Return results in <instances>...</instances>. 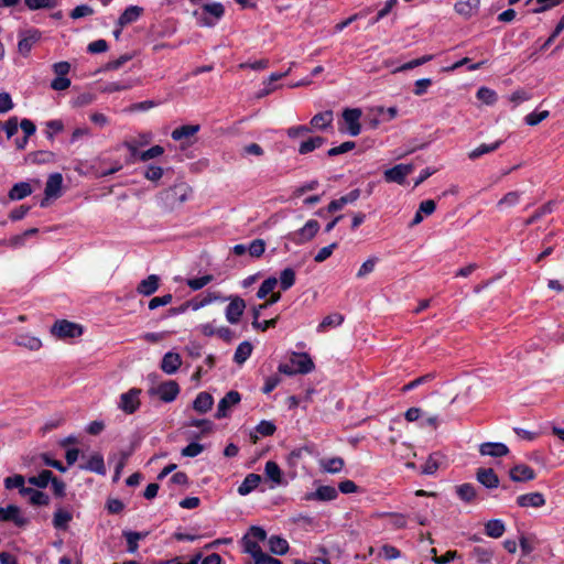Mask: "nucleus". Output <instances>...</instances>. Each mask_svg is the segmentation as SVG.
I'll return each instance as SVG.
<instances>
[{"mask_svg":"<svg viewBox=\"0 0 564 564\" xmlns=\"http://www.w3.org/2000/svg\"><path fill=\"white\" fill-rule=\"evenodd\" d=\"M225 15V7L220 2L203 4L202 11H194V17L199 26L213 28Z\"/></svg>","mask_w":564,"mask_h":564,"instance_id":"obj_1","label":"nucleus"},{"mask_svg":"<svg viewBox=\"0 0 564 564\" xmlns=\"http://www.w3.org/2000/svg\"><path fill=\"white\" fill-rule=\"evenodd\" d=\"M321 226L315 219H310L299 230L289 232L286 238L293 243L301 246L312 240L318 232Z\"/></svg>","mask_w":564,"mask_h":564,"instance_id":"obj_2","label":"nucleus"},{"mask_svg":"<svg viewBox=\"0 0 564 564\" xmlns=\"http://www.w3.org/2000/svg\"><path fill=\"white\" fill-rule=\"evenodd\" d=\"M51 333L61 339L76 338L83 335V326L67 319H58L51 327Z\"/></svg>","mask_w":564,"mask_h":564,"instance_id":"obj_3","label":"nucleus"},{"mask_svg":"<svg viewBox=\"0 0 564 564\" xmlns=\"http://www.w3.org/2000/svg\"><path fill=\"white\" fill-rule=\"evenodd\" d=\"M180 393V386L174 380H167L149 390L150 395H158L165 403L173 402Z\"/></svg>","mask_w":564,"mask_h":564,"instance_id":"obj_4","label":"nucleus"},{"mask_svg":"<svg viewBox=\"0 0 564 564\" xmlns=\"http://www.w3.org/2000/svg\"><path fill=\"white\" fill-rule=\"evenodd\" d=\"M141 392H142V390L139 388H131L127 392H123L120 395L118 408L126 414L135 413L141 405V402H140Z\"/></svg>","mask_w":564,"mask_h":564,"instance_id":"obj_5","label":"nucleus"},{"mask_svg":"<svg viewBox=\"0 0 564 564\" xmlns=\"http://www.w3.org/2000/svg\"><path fill=\"white\" fill-rule=\"evenodd\" d=\"M20 40L18 42V51L24 57L29 56L32 47L42 37V32L37 29L31 28L25 31L19 32Z\"/></svg>","mask_w":564,"mask_h":564,"instance_id":"obj_6","label":"nucleus"},{"mask_svg":"<svg viewBox=\"0 0 564 564\" xmlns=\"http://www.w3.org/2000/svg\"><path fill=\"white\" fill-rule=\"evenodd\" d=\"M362 112L359 108H346L343 111V119L347 126L346 130L339 128L341 132L346 131L351 137H357L361 132L360 117Z\"/></svg>","mask_w":564,"mask_h":564,"instance_id":"obj_7","label":"nucleus"},{"mask_svg":"<svg viewBox=\"0 0 564 564\" xmlns=\"http://www.w3.org/2000/svg\"><path fill=\"white\" fill-rule=\"evenodd\" d=\"M226 299L229 301V304L225 310L226 319L230 324H237L240 322V318L245 312L246 302L238 295H230Z\"/></svg>","mask_w":564,"mask_h":564,"instance_id":"obj_8","label":"nucleus"},{"mask_svg":"<svg viewBox=\"0 0 564 564\" xmlns=\"http://www.w3.org/2000/svg\"><path fill=\"white\" fill-rule=\"evenodd\" d=\"M414 170L413 164H397L391 169L384 171L383 176L388 183H397L403 185L405 178Z\"/></svg>","mask_w":564,"mask_h":564,"instance_id":"obj_9","label":"nucleus"},{"mask_svg":"<svg viewBox=\"0 0 564 564\" xmlns=\"http://www.w3.org/2000/svg\"><path fill=\"white\" fill-rule=\"evenodd\" d=\"M0 522H13L18 528H24L29 524V519L23 517L21 509L15 505L0 507Z\"/></svg>","mask_w":564,"mask_h":564,"instance_id":"obj_10","label":"nucleus"},{"mask_svg":"<svg viewBox=\"0 0 564 564\" xmlns=\"http://www.w3.org/2000/svg\"><path fill=\"white\" fill-rule=\"evenodd\" d=\"M240 401H241L240 393L236 390H230L218 402L215 417L217 420L227 417L229 415L230 408L238 404Z\"/></svg>","mask_w":564,"mask_h":564,"instance_id":"obj_11","label":"nucleus"},{"mask_svg":"<svg viewBox=\"0 0 564 564\" xmlns=\"http://www.w3.org/2000/svg\"><path fill=\"white\" fill-rule=\"evenodd\" d=\"M40 462L45 466L57 469L61 473H65L67 470V467L62 462L52 458L50 453H41L39 455L24 458L25 466H39Z\"/></svg>","mask_w":564,"mask_h":564,"instance_id":"obj_12","label":"nucleus"},{"mask_svg":"<svg viewBox=\"0 0 564 564\" xmlns=\"http://www.w3.org/2000/svg\"><path fill=\"white\" fill-rule=\"evenodd\" d=\"M338 497V490L328 485L319 486L315 491L307 492L304 496V500L306 501H332Z\"/></svg>","mask_w":564,"mask_h":564,"instance_id":"obj_13","label":"nucleus"},{"mask_svg":"<svg viewBox=\"0 0 564 564\" xmlns=\"http://www.w3.org/2000/svg\"><path fill=\"white\" fill-rule=\"evenodd\" d=\"M291 364L301 375H307L315 368V364L307 352H293Z\"/></svg>","mask_w":564,"mask_h":564,"instance_id":"obj_14","label":"nucleus"},{"mask_svg":"<svg viewBox=\"0 0 564 564\" xmlns=\"http://www.w3.org/2000/svg\"><path fill=\"white\" fill-rule=\"evenodd\" d=\"M510 479L514 482H524L535 479L534 469L525 464H518L509 471Z\"/></svg>","mask_w":564,"mask_h":564,"instance_id":"obj_15","label":"nucleus"},{"mask_svg":"<svg viewBox=\"0 0 564 564\" xmlns=\"http://www.w3.org/2000/svg\"><path fill=\"white\" fill-rule=\"evenodd\" d=\"M479 453L482 456L502 457L509 454V448L505 443L486 442L480 444Z\"/></svg>","mask_w":564,"mask_h":564,"instance_id":"obj_16","label":"nucleus"},{"mask_svg":"<svg viewBox=\"0 0 564 564\" xmlns=\"http://www.w3.org/2000/svg\"><path fill=\"white\" fill-rule=\"evenodd\" d=\"M476 479L487 489H495L500 485L499 477L492 468H478Z\"/></svg>","mask_w":564,"mask_h":564,"instance_id":"obj_17","label":"nucleus"},{"mask_svg":"<svg viewBox=\"0 0 564 564\" xmlns=\"http://www.w3.org/2000/svg\"><path fill=\"white\" fill-rule=\"evenodd\" d=\"M79 468L100 476H105L107 474L104 456L100 453H94L90 455L85 464L79 465Z\"/></svg>","mask_w":564,"mask_h":564,"instance_id":"obj_18","label":"nucleus"},{"mask_svg":"<svg viewBox=\"0 0 564 564\" xmlns=\"http://www.w3.org/2000/svg\"><path fill=\"white\" fill-rule=\"evenodd\" d=\"M215 301L225 302L227 301L226 296H223L219 292H207L204 296H196L188 302L189 307L193 311H197Z\"/></svg>","mask_w":564,"mask_h":564,"instance_id":"obj_19","label":"nucleus"},{"mask_svg":"<svg viewBox=\"0 0 564 564\" xmlns=\"http://www.w3.org/2000/svg\"><path fill=\"white\" fill-rule=\"evenodd\" d=\"M126 147L129 149L131 155L133 158H135L137 155L139 156V160L142 161V162H147L151 159H154L156 156H160L164 153V149L163 147L156 144V145H153L151 147L150 149L139 153L138 152V149L134 144L130 143V142H126L124 143Z\"/></svg>","mask_w":564,"mask_h":564,"instance_id":"obj_20","label":"nucleus"},{"mask_svg":"<svg viewBox=\"0 0 564 564\" xmlns=\"http://www.w3.org/2000/svg\"><path fill=\"white\" fill-rule=\"evenodd\" d=\"M360 194L361 191L359 188H355L351 189L346 195L337 199H333L327 206V212L335 213L337 210H340L345 205L352 204L354 202H356L360 197Z\"/></svg>","mask_w":564,"mask_h":564,"instance_id":"obj_21","label":"nucleus"},{"mask_svg":"<svg viewBox=\"0 0 564 564\" xmlns=\"http://www.w3.org/2000/svg\"><path fill=\"white\" fill-rule=\"evenodd\" d=\"M182 366V358L180 354L167 351L161 360V369L166 375L175 373Z\"/></svg>","mask_w":564,"mask_h":564,"instance_id":"obj_22","label":"nucleus"},{"mask_svg":"<svg viewBox=\"0 0 564 564\" xmlns=\"http://www.w3.org/2000/svg\"><path fill=\"white\" fill-rule=\"evenodd\" d=\"M517 505L521 508H540L545 505V498L541 492H529L517 498Z\"/></svg>","mask_w":564,"mask_h":564,"instance_id":"obj_23","label":"nucleus"},{"mask_svg":"<svg viewBox=\"0 0 564 564\" xmlns=\"http://www.w3.org/2000/svg\"><path fill=\"white\" fill-rule=\"evenodd\" d=\"M143 8L139 6L127 7L117 20V25L124 28L126 25L135 22L143 13Z\"/></svg>","mask_w":564,"mask_h":564,"instance_id":"obj_24","label":"nucleus"},{"mask_svg":"<svg viewBox=\"0 0 564 564\" xmlns=\"http://www.w3.org/2000/svg\"><path fill=\"white\" fill-rule=\"evenodd\" d=\"M63 176L61 173H53L48 176L44 189L47 197L58 198L62 194Z\"/></svg>","mask_w":564,"mask_h":564,"instance_id":"obj_25","label":"nucleus"},{"mask_svg":"<svg viewBox=\"0 0 564 564\" xmlns=\"http://www.w3.org/2000/svg\"><path fill=\"white\" fill-rule=\"evenodd\" d=\"M160 286V278L156 274H151L143 279L137 286V292L144 296H150L158 291Z\"/></svg>","mask_w":564,"mask_h":564,"instance_id":"obj_26","label":"nucleus"},{"mask_svg":"<svg viewBox=\"0 0 564 564\" xmlns=\"http://www.w3.org/2000/svg\"><path fill=\"white\" fill-rule=\"evenodd\" d=\"M334 120V113L332 110H325L323 112H318L311 119V128L317 130H326L332 126Z\"/></svg>","mask_w":564,"mask_h":564,"instance_id":"obj_27","label":"nucleus"},{"mask_svg":"<svg viewBox=\"0 0 564 564\" xmlns=\"http://www.w3.org/2000/svg\"><path fill=\"white\" fill-rule=\"evenodd\" d=\"M214 404V399L210 393L203 391L199 392L193 401V409L200 413H207Z\"/></svg>","mask_w":564,"mask_h":564,"instance_id":"obj_28","label":"nucleus"},{"mask_svg":"<svg viewBox=\"0 0 564 564\" xmlns=\"http://www.w3.org/2000/svg\"><path fill=\"white\" fill-rule=\"evenodd\" d=\"M262 478L259 474L250 473L248 474L243 481L238 487L237 491L240 496H247L251 491H253L259 484L261 482Z\"/></svg>","mask_w":564,"mask_h":564,"instance_id":"obj_29","label":"nucleus"},{"mask_svg":"<svg viewBox=\"0 0 564 564\" xmlns=\"http://www.w3.org/2000/svg\"><path fill=\"white\" fill-rule=\"evenodd\" d=\"M73 520V513L66 509L57 508L53 514V527L56 530H67L69 522Z\"/></svg>","mask_w":564,"mask_h":564,"instance_id":"obj_30","label":"nucleus"},{"mask_svg":"<svg viewBox=\"0 0 564 564\" xmlns=\"http://www.w3.org/2000/svg\"><path fill=\"white\" fill-rule=\"evenodd\" d=\"M443 455L438 452L430 454L425 463L422 465V474L434 475L442 464Z\"/></svg>","mask_w":564,"mask_h":564,"instance_id":"obj_31","label":"nucleus"},{"mask_svg":"<svg viewBox=\"0 0 564 564\" xmlns=\"http://www.w3.org/2000/svg\"><path fill=\"white\" fill-rule=\"evenodd\" d=\"M506 524L500 519H491L485 523V533L489 538L498 539L503 535Z\"/></svg>","mask_w":564,"mask_h":564,"instance_id":"obj_32","label":"nucleus"},{"mask_svg":"<svg viewBox=\"0 0 564 564\" xmlns=\"http://www.w3.org/2000/svg\"><path fill=\"white\" fill-rule=\"evenodd\" d=\"M32 194V187L28 182L15 183L9 191L11 200H21Z\"/></svg>","mask_w":564,"mask_h":564,"instance_id":"obj_33","label":"nucleus"},{"mask_svg":"<svg viewBox=\"0 0 564 564\" xmlns=\"http://www.w3.org/2000/svg\"><path fill=\"white\" fill-rule=\"evenodd\" d=\"M53 477L54 474L50 469H43L36 476H30L28 478V482L40 489H45L53 479Z\"/></svg>","mask_w":564,"mask_h":564,"instance_id":"obj_34","label":"nucleus"},{"mask_svg":"<svg viewBox=\"0 0 564 564\" xmlns=\"http://www.w3.org/2000/svg\"><path fill=\"white\" fill-rule=\"evenodd\" d=\"M199 130V124H183L178 128H175L172 131L171 137L174 141H181L182 139L196 134Z\"/></svg>","mask_w":564,"mask_h":564,"instance_id":"obj_35","label":"nucleus"},{"mask_svg":"<svg viewBox=\"0 0 564 564\" xmlns=\"http://www.w3.org/2000/svg\"><path fill=\"white\" fill-rule=\"evenodd\" d=\"M345 462L341 457H332L321 460V468L328 474H338L343 470Z\"/></svg>","mask_w":564,"mask_h":564,"instance_id":"obj_36","label":"nucleus"},{"mask_svg":"<svg viewBox=\"0 0 564 564\" xmlns=\"http://www.w3.org/2000/svg\"><path fill=\"white\" fill-rule=\"evenodd\" d=\"M345 317L340 313H332L327 316H325L322 322L317 326V332L322 333L327 330L330 327H337L340 326L344 322Z\"/></svg>","mask_w":564,"mask_h":564,"instance_id":"obj_37","label":"nucleus"},{"mask_svg":"<svg viewBox=\"0 0 564 564\" xmlns=\"http://www.w3.org/2000/svg\"><path fill=\"white\" fill-rule=\"evenodd\" d=\"M502 143H503L502 140H498L490 144L481 143L479 147H477L471 152H469L468 158L470 160H477L485 154H488V153H491V152L498 150Z\"/></svg>","mask_w":564,"mask_h":564,"instance_id":"obj_38","label":"nucleus"},{"mask_svg":"<svg viewBox=\"0 0 564 564\" xmlns=\"http://www.w3.org/2000/svg\"><path fill=\"white\" fill-rule=\"evenodd\" d=\"M289 542L279 536V535H271L269 539V550L271 553L275 555H284L289 551Z\"/></svg>","mask_w":564,"mask_h":564,"instance_id":"obj_39","label":"nucleus"},{"mask_svg":"<svg viewBox=\"0 0 564 564\" xmlns=\"http://www.w3.org/2000/svg\"><path fill=\"white\" fill-rule=\"evenodd\" d=\"M14 344L30 350H39L42 346V341L37 337L28 334L18 335L14 339Z\"/></svg>","mask_w":564,"mask_h":564,"instance_id":"obj_40","label":"nucleus"},{"mask_svg":"<svg viewBox=\"0 0 564 564\" xmlns=\"http://www.w3.org/2000/svg\"><path fill=\"white\" fill-rule=\"evenodd\" d=\"M456 494L460 500L464 502L470 503L476 499L477 491L474 485L469 482L462 484L456 486Z\"/></svg>","mask_w":564,"mask_h":564,"instance_id":"obj_41","label":"nucleus"},{"mask_svg":"<svg viewBox=\"0 0 564 564\" xmlns=\"http://www.w3.org/2000/svg\"><path fill=\"white\" fill-rule=\"evenodd\" d=\"M326 139L324 137H312L307 140L301 142L299 147V153L300 154H307L313 152L315 149L321 148L325 143Z\"/></svg>","mask_w":564,"mask_h":564,"instance_id":"obj_42","label":"nucleus"},{"mask_svg":"<svg viewBox=\"0 0 564 564\" xmlns=\"http://www.w3.org/2000/svg\"><path fill=\"white\" fill-rule=\"evenodd\" d=\"M251 343L245 340L238 345L234 355V361L238 365H242L251 356L252 352Z\"/></svg>","mask_w":564,"mask_h":564,"instance_id":"obj_43","label":"nucleus"},{"mask_svg":"<svg viewBox=\"0 0 564 564\" xmlns=\"http://www.w3.org/2000/svg\"><path fill=\"white\" fill-rule=\"evenodd\" d=\"M186 426L202 427L199 434H195V438H199L202 435H207L214 431L215 424L207 419H192L186 423Z\"/></svg>","mask_w":564,"mask_h":564,"instance_id":"obj_44","label":"nucleus"},{"mask_svg":"<svg viewBox=\"0 0 564 564\" xmlns=\"http://www.w3.org/2000/svg\"><path fill=\"white\" fill-rule=\"evenodd\" d=\"M480 6V0H467V1H458L455 4V10L463 15L470 17L477 12Z\"/></svg>","mask_w":564,"mask_h":564,"instance_id":"obj_45","label":"nucleus"},{"mask_svg":"<svg viewBox=\"0 0 564 564\" xmlns=\"http://www.w3.org/2000/svg\"><path fill=\"white\" fill-rule=\"evenodd\" d=\"M265 476L274 484H282V470L274 460H268L264 466Z\"/></svg>","mask_w":564,"mask_h":564,"instance_id":"obj_46","label":"nucleus"},{"mask_svg":"<svg viewBox=\"0 0 564 564\" xmlns=\"http://www.w3.org/2000/svg\"><path fill=\"white\" fill-rule=\"evenodd\" d=\"M133 86H134V80H132V79H122V80H118V82H110L104 86L102 93L112 94V93H117V91L131 89Z\"/></svg>","mask_w":564,"mask_h":564,"instance_id":"obj_47","label":"nucleus"},{"mask_svg":"<svg viewBox=\"0 0 564 564\" xmlns=\"http://www.w3.org/2000/svg\"><path fill=\"white\" fill-rule=\"evenodd\" d=\"M241 542L243 545V551L250 554L253 561H256L261 554H263V551L259 545V542L250 539L249 535H245Z\"/></svg>","mask_w":564,"mask_h":564,"instance_id":"obj_48","label":"nucleus"},{"mask_svg":"<svg viewBox=\"0 0 564 564\" xmlns=\"http://www.w3.org/2000/svg\"><path fill=\"white\" fill-rule=\"evenodd\" d=\"M295 271L292 268H285L280 272V288L282 291H288L291 289L295 283Z\"/></svg>","mask_w":564,"mask_h":564,"instance_id":"obj_49","label":"nucleus"},{"mask_svg":"<svg viewBox=\"0 0 564 564\" xmlns=\"http://www.w3.org/2000/svg\"><path fill=\"white\" fill-rule=\"evenodd\" d=\"M435 378V373L434 372H429V373H425L421 377H417L415 378L414 380L408 382L406 384H404L402 388H401V391L403 393L405 392H409V391H412L414 389H416L417 387L422 386V384H425L427 382H431L433 379Z\"/></svg>","mask_w":564,"mask_h":564,"instance_id":"obj_50","label":"nucleus"},{"mask_svg":"<svg viewBox=\"0 0 564 564\" xmlns=\"http://www.w3.org/2000/svg\"><path fill=\"white\" fill-rule=\"evenodd\" d=\"M278 284V280L274 276L267 278L260 285L257 292V297L259 300L265 299L270 293L273 292L274 288Z\"/></svg>","mask_w":564,"mask_h":564,"instance_id":"obj_51","label":"nucleus"},{"mask_svg":"<svg viewBox=\"0 0 564 564\" xmlns=\"http://www.w3.org/2000/svg\"><path fill=\"white\" fill-rule=\"evenodd\" d=\"M477 98L486 105H494L498 100L497 93L486 86L480 87L476 94Z\"/></svg>","mask_w":564,"mask_h":564,"instance_id":"obj_52","label":"nucleus"},{"mask_svg":"<svg viewBox=\"0 0 564 564\" xmlns=\"http://www.w3.org/2000/svg\"><path fill=\"white\" fill-rule=\"evenodd\" d=\"M26 8L31 11L40 9H54L58 4V0H24Z\"/></svg>","mask_w":564,"mask_h":564,"instance_id":"obj_53","label":"nucleus"},{"mask_svg":"<svg viewBox=\"0 0 564 564\" xmlns=\"http://www.w3.org/2000/svg\"><path fill=\"white\" fill-rule=\"evenodd\" d=\"M214 280L213 274H205L199 278H192L186 281V284L193 290L198 291L209 284Z\"/></svg>","mask_w":564,"mask_h":564,"instance_id":"obj_54","label":"nucleus"},{"mask_svg":"<svg viewBox=\"0 0 564 564\" xmlns=\"http://www.w3.org/2000/svg\"><path fill=\"white\" fill-rule=\"evenodd\" d=\"M65 416L63 414H56L54 415L53 417H51L50 420H47L44 425L41 427V431L43 433V435H45L46 433L55 430V429H58L59 426H62L64 423H65Z\"/></svg>","mask_w":564,"mask_h":564,"instance_id":"obj_55","label":"nucleus"},{"mask_svg":"<svg viewBox=\"0 0 564 564\" xmlns=\"http://www.w3.org/2000/svg\"><path fill=\"white\" fill-rule=\"evenodd\" d=\"M471 554L474 557H476L477 562L487 564L490 563L494 556V551L481 546H475Z\"/></svg>","mask_w":564,"mask_h":564,"instance_id":"obj_56","label":"nucleus"},{"mask_svg":"<svg viewBox=\"0 0 564 564\" xmlns=\"http://www.w3.org/2000/svg\"><path fill=\"white\" fill-rule=\"evenodd\" d=\"M549 115H550V112L547 110H543V111L535 110V111L528 113L524 117V122L528 126L534 127V126H538L539 123H541L543 120H545L549 117Z\"/></svg>","mask_w":564,"mask_h":564,"instance_id":"obj_57","label":"nucleus"},{"mask_svg":"<svg viewBox=\"0 0 564 564\" xmlns=\"http://www.w3.org/2000/svg\"><path fill=\"white\" fill-rule=\"evenodd\" d=\"M304 453L312 454L313 453L312 447L308 445H304L302 447H296V448L292 449L288 456L289 464L295 466L297 464V462L302 458Z\"/></svg>","mask_w":564,"mask_h":564,"instance_id":"obj_58","label":"nucleus"},{"mask_svg":"<svg viewBox=\"0 0 564 564\" xmlns=\"http://www.w3.org/2000/svg\"><path fill=\"white\" fill-rule=\"evenodd\" d=\"M254 431L262 436H271L275 433L276 426L272 421L262 420L257 424Z\"/></svg>","mask_w":564,"mask_h":564,"instance_id":"obj_59","label":"nucleus"},{"mask_svg":"<svg viewBox=\"0 0 564 564\" xmlns=\"http://www.w3.org/2000/svg\"><path fill=\"white\" fill-rule=\"evenodd\" d=\"M50 484L52 485V491L55 498L63 499L66 496V484L64 480L54 475Z\"/></svg>","mask_w":564,"mask_h":564,"instance_id":"obj_60","label":"nucleus"},{"mask_svg":"<svg viewBox=\"0 0 564 564\" xmlns=\"http://www.w3.org/2000/svg\"><path fill=\"white\" fill-rule=\"evenodd\" d=\"M47 130L45 131L46 138L48 140L54 139V134L59 133L64 130V123L59 119L50 120L46 122Z\"/></svg>","mask_w":564,"mask_h":564,"instance_id":"obj_61","label":"nucleus"},{"mask_svg":"<svg viewBox=\"0 0 564 564\" xmlns=\"http://www.w3.org/2000/svg\"><path fill=\"white\" fill-rule=\"evenodd\" d=\"M3 484H4V488L8 490H12V489L19 490V488L22 487L23 484H25V478H24V476H22L20 474H15L13 476H9V477L4 478Z\"/></svg>","mask_w":564,"mask_h":564,"instance_id":"obj_62","label":"nucleus"},{"mask_svg":"<svg viewBox=\"0 0 564 564\" xmlns=\"http://www.w3.org/2000/svg\"><path fill=\"white\" fill-rule=\"evenodd\" d=\"M265 242L262 239H254L248 246V252L253 258H259L264 253Z\"/></svg>","mask_w":564,"mask_h":564,"instance_id":"obj_63","label":"nucleus"},{"mask_svg":"<svg viewBox=\"0 0 564 564\" xmlns=\"http://www.w3.org/2000/svg\"><path fill=\"white\" fill-rule=\"evenodd\" d=\"M30 503L32 506H36V507H44V506H48L50 503V496L42 491V490H39V489H35L31 499H30Z\"/></svg>","mask_w":564,"mask_h":564,"instance_id":"obj_64","label":"nucleus"}]
</instances>
